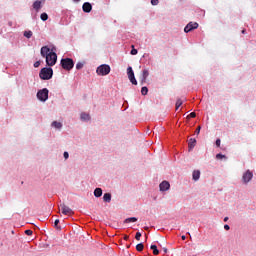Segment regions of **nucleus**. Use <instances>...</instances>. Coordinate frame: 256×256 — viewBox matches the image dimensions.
Instances as JSON below:
<instances>
[{
    "mask_svg": "<svg viewBox=\"0 0 256 256\" xmlns=\"http://www.w3.org/2000/svg\"><path fill=\"white\" fill-rule=\"evenodd\" d=\"M42 57L46 58V65L48 67H53L57 63V53L51 51V48L48 46H43L40 50Z\"/></svg>",
    "mask_w": 256,
    "mask_h": 256,
    "instance_id": "f257e3e1",
    "label": "nucleus"
},
{
    "mask_svg": "<svg viewBox=\"0 0 256 256\" xmlns=\"http://www.w3.org/2000/svg\"><path fill=\"white\" fill-rule=\"evenodd\" d=\"M40 79L43 81H49L53 77V68H42L39 73Z\"/></svg>",
    "mask_w": 256,
    "mask_h": 256,
    "instance_id": "f03ea898",
    "label": "nucleus"
},
{
    "mask_svg": "<svg viewBox=\"0 0 256 256\" xmlns=\"http://www.w3.org/2000/svg\"><path fill=\"white\" fill-rule=\"evenodd\" d=\"M61 66L65 69V71H71L73 67H75V62L71 58H63L61 60Z\"/></svg>",
    "mask_w": 256,
    "mask_h": 256,
    "instance_id": "7ed1b4c3",
    "label": "nucleus"
},
{
    "mask_svg": "<svg viewBox=\"0 0 256 256\" xmlns=\"http://www.w3.org/2000/svg\"><path fill=\"white\" fill-rule=\"evenodd\" d=\"M97 75H101L105 77V75H109L111 73V67L107 64H102L96 69Z\"/></svg>",
    "mask_w": 256,
    "mask_h": 256,
    "instance_id": "20e7f679",
    "label": "nucleus"
},
{
    "mask_svg": "<svg viewBox=\"0 0 256 256\" xmlns=\"http://www.w3.org/2000/svg\"><path fill=\"white\" fill-rule=\"evenodd\" d=\"M37 97L39 101H46L47 99H49V90L47 88L39 90L37 93Z\"/></svg>",
    "mask_w": 256,
    "mask_h": 256,
    "instance_id": "39448f33",
    "label": "nucleus"
},
{
    "mask_svg": "<svg viewBox=\"0 0 256 256\" xmlns=\"http://www.w3.org/2000/svg\"><path fill=\"white\" fill-rule=\"evenodd\" d=\"M127 75L132 85H137V79H135V72H133V68L131 66L127 68Z\"/></svg>",
    "mask_w": 256,
    "mask_h": 256,
    "instance_id": "423d86ee",
    "label": "nucleus"
},
{
    "mask_svg": "<svg viewBox=\"0 0 256 256\" xmlns=\"http://www.w3.org/2000/svg\"><path fill=\"white\" fill-rule=\"evenodd\" d=\"M60 209H61V212L63 215H74L75 214V212H73V210L69 206L65 205L64 203L60 204Z\"/></svg>",
    "mask_w": 256,
    "mask_h": 256,
    "instance_id": "0eeeda50",
    "label": "nucleus"
},
{
    "mask_svg": "<svg viewBox=\"0 0 256 256\" xmlns=\"http://www.w3.org/2000/svg\"><path fill=\"white\" fill-rule=\"evenodd\" d=\"M199 28V23L197 22H190L188 23L185 28H184V31L186 33H190V31H193V29H198Z\"/></svg>",
    "mask_w": 256,
    "mask_h": 256,
    "instance_id": "6e6552de",
    "label": "nucleus"
},
{
    "mask_svg": "<svg viewBox=\"0 0 256 256\" xmlns=\"http://www.w3.org/2000/svg\"><path fill=\"white\" fill-rule=\"evenodd\" d=\"M251 179H253V172H251V170H247L242 176V181L243 183H249Z\"/></svg>",
    "mask_w": 256,
    "mask_h": 256,
    "instance_id": "1a4fd4ad",
    "label": "nucleus"
},
{
    "mask_svg": "<svg viewBox=\"0 0 256 256\" xmlns=\"http://www.w3.org/2000/svg\"><path fill=\"white\" fill-rule=\"evenodd\" d=\"M92 9L93 6L89 2H85L82 6V10L84 11V13H91Z\"/></svg>",
    "mask_w": 256,
    "mask_h": 256,
    "instance_id": "9d476101",
    "label": "nucleus"
},
{
    "mask_svg": "<svg viewBox=\"0 0 256 256\" xmlns=\"http://www.w3.org/2000/svg\"><path fill=\"white\" fill-rule=\"evenodd\" d=\"M159 187L160 191H169L171 184H169V182L167 181H163L162 183H160Z\"/></svg>",
    "mask_w": 256,
    "mask_h": 256,
    "instance_id": "9b49d317",
    "label": "nucleus"
},
{
    "mask_svg": "<svg viewBox=\"0 0 256 256\" xmlns=\"http://www.w3.org/2000/svg\"><path fill=\"white\" fill-rule=\"evenodd\" d=\"M196 145H197V140L195 138H190L188 142L189 151H193Z\"/></svg>",
    "mask_w": 256,
    "mask_h": 256,
    "instance_id": "f8f14e48",
    "label": "nucleus"
},
{
    "mask_svg": "<svg viewBox=\"0 0 256 256\" xmlns=\"http://www.w3.org/2000/svg\"><path fill=\"white\" fill-rule=\"evenodd\" d=\"M42 3H45V0H42V1H35L33 3V9H35V11H39V9H41V4Z\"/></svg>",
    "mask_w": 256,
    "mask_h": 256,
    "instance_id": "ddd939ff",
    "label": "nucleus"
},
{
    "mask_svg": "<svg viewBox=\"0 0 256 256\" xmlns=\"http://www.w3.org/2000/svg\"><path fill=\"white\" fill-rule=\"evenodd\" d=\"M193 180L194 181H199L200 177H201V171L199 170H194L193 174H192Z\"/></svg>",
    "mask_w": 256,
    "mask_h": 256,
    "instance_id": "4468645a",
    "label": "nucleus"
},
{
    "mask_svg": "<svg viewBox=\"0 0 256 256\" xmlns=\"http://www.w3.org/2000/svg\"><path fill=\"white\" fill-rule=\"evenodd\" d=\"M149 77V70L145 69L142 71V83H145L147 81V78Z\"/></svg>",
    "mask_w": 256,
    "mask_h": 256,
    "instance_id": "2eb2a0df",
    "label": "nucleus"
},
{
    "mask_svg": "<svg viewBox=\"0 0 256 256\" xmlns=\"http://www.w3.org/2000/svg\"><path fill=\"white\" fill-rule=\"evenodd\" d=\"M103 202L104 203H111V193H105L103 195Z\"/></svg>",
    "mask_w": 256,
    "mask_h": 256,
    "instance_id": "dca6fc26",
    "label": "nucleus"
},
{
    "mask_svg": "<svg viewBox=\"0 0 256 256\" xmlns=\"http://www.w3.org/2000/svg\"><path fill=\"white\" fill-rule=\"evenodd\" d=\"M101 195H103V189H101V188H96V189L94 190V196H96V197H101Z\"/></svg>",
    "mask_w": 256,
    "mask_h": 256,
    "instance_id": "f3484780",
    "label": "nucleus"
},
{
    "mask_svg": "<svg viewBox=\"0 0 256 256\" xmlns=\"http://www.w3.org/2000/svg\"><path fill=\"white\" fill-rule=\"evenodd\" d=\"M124 223H137V217L126 218Z\"/></svg>",
    "mask_w": 256,
    "mask_h": 256,
    "instance_id": "a211bd4d",
    "label": "nucleus"
},
{
    "mask_svg": "<svg viewBox=\"0 0 256 256\" xmlns=\"http://www.w3.org/2000/svg\"><path fill=\"white\" fill-rule=\"evenodd\" d=\"M52 127H54L55 129H61V127H63V124H61V122L54 121L52 122Z\"/></svg>",
    "mask_w": 256,
    "mask_h": 256,
    "instance_id": "6ab92c4d",
    "label": "nucleus"
},
{
    "mask_svg": "<svg viewBox=\"0 0 256 256\" xmlns=\"http://www.w3.org/2000/svg\"><path fill=\"white\" fill-rule=\"evenodd\" d=\"M24 37H26V39H31L33 37V32L31 30L25 31Z\"/></svg>",
    "mask_w": 256,
    "mask_h": 256,
    "instance_id": "aec40b11",
    "label": "nucleus"
},
{
    "mask_svg": "<svg viewBox=\"0 0 256 256\" xmlns=\"http://www.w3.org/2000/svg\"><path fill=\"white\" fill-rule=\"evenodd\" d=\"M81 119H82V121H89V119H91V116H89V114H87V113H82Z\"/></svg>",
    "mask_w": 256,
    "mask_h": 256,
    "instance_id": "412c9836",
    "label": "nucleus"
},
{
    "mask_svg": "<svg viewBox=\"0 0 256 256\" xmlns=\"http://www.w3.org/2000/svg\"><path fill=\"white\" fill-rule=\"evenodd\" d=\"M150 249H152L153 255H158L159 254V249H157V245H151Z\"/></svg>",
    "mask_w": 256,
    "mask_h": 256,
    "instance_id": "4be33fe9",
    "label": "nucleus"
},
{
    "mask_svg": "<svg viewBox=\"0 0 256 256\" xmlns=\"http://www.w3.org/2000/svg\"><path fill=\"white\" fill-rule=\"evenodd\" d=\"M144 248H145V246L143 245V243H139V244L136 245V250L138 252L143 251Z\"/></svg>",
    "mask_w": 256,
    "mask_h": 256,
    "instance_id": "5701e85b",
    "label": "nucleus"
},
{
    "mask_svg": "<svg viewBox=\"0 0 256 256\" xmlns=\"http://www.w3.org/2000/svg\"><path fill=\"white\" fill-rule=\"evenodd\" d=\"M40 19L42 21H47V19H49V15H47V13L44 12L40 15Z\"/></svg>",
    "mask_w": 256,
    "mask_h": 256,
    "instance_id": "b1692460",
    "label": "nucleus"
},
{
    "mask_svg": "<svg viewBox=\"0 0 256 256\" xmlns=\"http://www.w3.org/2000/svg\"><path fill=\"white\" fill-rule=\"evenodd\" d=\"M84 65H85V63H83V62H78V63L76 64V69L79 71V70L83 69Z\"/></svg>",
    "mask_w": 256,
    "mask_h": 256,
    "instance_id": "393cba45",
    "label": "nucleus"
},
{
    "mask_svg": "<svg viewBox=\"0 0 256 256\" xmlns=\"http://www.w3.org/2000/svg\"><path fill=\"white\" fill-rule=\"evenodd\" d=\"M183 105V100L182 99H178L177 101H176V111H177V109H179V107H181Z\"/></svg>",
    "mask_w": 256,
    "mask_h": 256,
    "instance_id": "a878e982",
    "label": "nucleus"
},
{
    "mask_svg": "<svg viewBox=\"0 0 256 256\" xmlns=\"http://www.w3.org/2000/svg\"><path fill=\"white\" fill-rule=\"evenodd\" d=\"M141 93H142V95H147V93H149V89L144 86V87H142V89H141Z\"/></svg>",
    "mask_w": 256,
    "mask_h": 256,
    "instance_id": "bb28decb",
    "label": "nucleus"
},
{
    "mask_svg": "<svg viewBox=\"0 0 256 256\" xmlns=\"http://www.w3.org/2000/svg\"><path fill=\"white\" fill-rule=\"evenodd\" d=\"M54 227H55V229H58V230L61 229V226H59V219H56V220L54 221Z\"/></svg>",
    "mask_w": 256,
    "mask_h": 256,
    "instance_id": "cd10ccee",
    "label": "nucleus"
},
{
    "mask_svg": "<svg viewBox=\"0 0 256 256\" xmlns=\"http://www.w3.org/2000/svg\"><path fill=\"white\" fill-rule=\"evenodd\" d=\"M195 117H197V114L195 112H192L187 116V119H195Z\"/></svg>",
    "mask_w": 256,
    "mask_h": 256,
    "instance_id": "c85d7f7f",
    "label": "nucleus"
},
{
    "mask_svg": "<svg viewBox=\"0 0 256 256\" xmlns=\"http://www.w3.org/2000/svg\"><path fill=\"white\" fill-rule=\"evenodd\" d=\"M136 241H141V232H137L135 235Z\"/></svg>",
    "mask_w": 256,
    "mask_h": 256,
    "instance_id": "c756f323",
    "label": "nucleus"
},
{
    "mask_svg": "<svg viewBox=\"0 0 256 256\" xmlns=\"http://www.w3.org/2000/svg\"><path fill=\"white\" fill-rule=\"evenodd\" d=\"M131 55H137V49H135V46L132 45Z\"/></svg>",
    "mask_w": 256,
    "mask_h": 256,
    "instance_id": "7c9ffc66",
    "label": "nucleus"
},
{
    "mask_svg": "<svg viewBox=\"0 0 256 256\" xmlns=\"http://www.w3.org/2000/svg\"><path fill=\"white\" fill-rule=\"evenodd\" d=\"M216 159H225V155L223 154H217Z\"/></svg>",
    "mask_w": 256,
    "mask_h": 256,
    "instance_id": "2f4dec72",
    "label": "nucleus"
},
{
    "mask_svg": "<svg viewBox=\"0 0 256 256\" xmlns=\"http://www.w3.org/2000/svg\"><path fill=\"white\" fill-rule=\"evenodd\" d=\"M25 235L31 236V235H33V231L32 230H25Z\"/></svg>",
    "mask_w": 256,
    "mask_h": 256,
    "instance_id": "473e14b6",
    "label": "nucleus"
},
{
    "mask_svg": "<svg viewBox=\"0 0 256 256\" xmlns=\"http://www.w3.org/2000/svg\"><path fill=\"white\" fill-rule=\"evenodd\" d=\"M151 5H159V0H151Z\"/></svg>",
    "mask_w": 256,
    "mask_h": 256,
    "instance_id": "72a5a7b5",
    "label": "nucleus"
},
{
    "mask_svg": "<svg viewBox=\"0 0 256 256\" xmlns=\"http://www.w3.org/2000/svg\"><path fill=\"white\" fill-rule=\"evenodd\" d=\"M195 133H196V135H199V133H201V126L197 127Z\"/></svg>",
    "mask_w": 256,
    "mask_h": 256,
    "instance_id": "f704fd0d",
    "label": "nucleus"
},
{
    "mask_svg": "<svg viewBox=\"0 0 256 256\" xmlns=\"http://www.w3.org/2000/svg\"><path fill=\"white\" fill-rule=\"evenodd\" d=\"M216 147H221V139L216 140Z\"/></svg>",
    "mask_w": 256,
    "mask_h": 256,
    "instance_id": "c9c22d12",
    "label": "nucleus"
},
{
    "mask_svg": "<svg viewBox=\"0 0 256 256\" xmlns=\"http://www.w3.org/2000/svg\"><path fill=\"white\" fill-rule=\"evenodd\" d=\"M39 65H41V61H36V62L34 63V67H35V68L39 67Z\"/></svg>",
    "mask_w": 256,
    "mask_h": 256,
    "instance_id": "e433bc0d",
    "label": "nucleus"
},
{
    "mask_svg": "<svg viewBox=\"0 0 256 256\" xmlns=\"http://www.w3.org/2000/svg\"><path fill=\"white\" fill-rule=\"evenodd\" d=\"M64 159H69V152H64Z\"/></svg>",
    "mask_w": 256,
    "mask_h": 256,
    "instance_id": "4c0bfd02",
    "label": "nucleus"
},
{
    "mask_svg": "<svg viewBox=\"0 0 256 256\" xmlns=\"http://www.w3.org/2000/svg\"><path fill=\"white\" fill-rule=\"evenodd\" d=\"M224 229L226 230V231H229L230 229H231V227H229V225H224Z\"/></svg>",
    "mask_w": 256,
    "mask_h": 256,
    "instance_id": "58836bf2",
    "label": "nucleus"
},
{
    "mask_svg": "<svg viewBox=\"0 0 256 256\" xmlns=\"http://www.w3.org/2000/svg\"><path fill=\"white\" fill-rule=\"evenodd\" d=\"M124 241H129V235L124 236Z\"/></svg>",
    "mask_w": 256,
    "mask_h": 256,
    "instance_id": "ea45409f",
    "label": "nucleus"
},
{
    "mask_svg": "<svg viewBox=\"0 0 256 256\" xmlns=\"http://www.w3.org/2000/svg\"><path fill=\"white\" fill-rule=\"evenodd\" d=\"M224 221H225V223H227V221H229V217H225Z\"/></svg>",
    "mask_w": 256,
    "mask_h": 256,
    "instance_id": "a19ab883",
    "label": "nucleus"
},
{
    "mask_svg": "<svg viewBox=\"0 0 256 256\" xmlns=\"http://www.w3.org/2000/svg\"><path fill=\"white\" fill-rule=\"evenodd\" d=\"M181 239H182V241H185V239H187V237H185V235H183V236L181 237Z\"/></svg>",
    "mask_w": 256,
    "mask_h": 256,
    "instance_id": "79ce46f5",
    "label": "nucleus"
},
{
    "mask_svg": "<svg viewBox=\"0 0 256 256\" xmlns=\"http://www.w3.org/2000/svg\"><path fill=\"white\" fill-rule=\"evenodd\" d=\"M245 31H246L245 29H244V30H242V33H243V34H245Z\"/></svg>",
    "mask_w": 256,
    "mask_h": 256,
    "instance_id": "37998d69",
    "label": "nucleus"
},
{
    "mask_svg": "<svg viewBox=\"0 0 256 256\" xmlns=\"http://www.w3.org/2000/svg\"><path fill=\"white\" fill-rule=\"evenodd\" d=\"M164 253H167V249H164Z\"/></svg>",
    "mask_w": 256,
    "mask_h": 256,
    "instance_id": "c03bdc74",
    "label": "nucleus"
},
{
    "mask_svg": "<svg viewBox=\"0 0 256 256\" xmlns=\"http://www.w3.org/2000/svg\"><path fill=\"white\" fill-rule=\"evenodd\" d=\"M74 1H77V2H79V1H81V0H74Z\"/></svg>",
    "mask_w": 256,
    "mask_h": 256,
    "instance_id": "a18cd8bd",
    "label": "nucleus"
}]
</instances>
